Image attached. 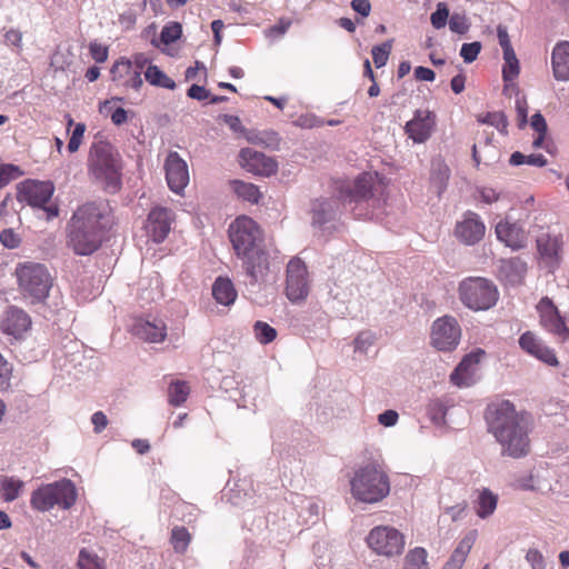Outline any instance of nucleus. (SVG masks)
<instances>
[{"label": "nucleus", "instance_id": "f257e3e1", "mask_svg": "<svg viewBox=\"0 0 569 569\" xmlns=\"http://www.w3.org/2000/svg\"><path fill=\"white\" fill-rule=\"evenodd\" d=\"M229 238L238 258L242 259L250 284L266 281L269 271L268 253L260 248L262 233L251 218L238 217L228 229Z\"/></svg>", "mask_w": 569, "mask_h": 569}, {"label": "nucleus", "instance_id": "f03ea898", "mask_svg": "<svg viewBox=\"0 0 569 569\" xmlns=\"http://www.w3.org/2000/svg\"><path fill=\"white\" fill-rule=\"evenodd\" d=\"M111 224L109 208L102 202H89L73 213L68 232V244L79 256L97 251L106 230Z\"/></svg>", "mask_w": 569, "mask_h": 569}, {"label": "nucleus", "instance_id": "7ed1b4c3", "mask_svg": "<svg viewBox=\"0 0 569 569\" xmlns=\"http://www.w3.org/2000/svg\"><path fill=\"white\" fill-rule=\"evenodd\" d=\"M489 431L502 447V453L520 458L529 452L527 421L519 416L515 406L503 400L489 411Z\"/></svg>", "mask_w": 569, "mask_h": 569}, {"label": "nucleus", "instance_id": "20e7f679", "mask_svg": "<svg viewBox=\"0 0 569 569\" xmlns=\"http://www.w3.org/2000/svg\"><path fill=\"white\" fill-rule=\"evenodd\" d=\"M350 492L360 502H380L390 492L389 476L377 461L367 462L355 470L350 479Z\"/></svg>", "mask_w": 569, "mask_h": 569}, {"label": "nucleus", "instance_id": "39448f33", "mask_svg": "<svg viewBox=\"0 0 569 569\" xmlns=\"http://www.w3.org/2000/svg\"><path fill=\"white\" fill-rule=\"evenodd\" d=\"M18 289L32 305L41 303L49 297L53 279L48 268L39 262L26 261L16 267Z\"/></svg>", "mask_w": 569, "mask_h": 569}, {"label": "nucleus", "instance_id": "423d86ee", "mask_svg": "<svg viewBox=\"0 0 569 569\" xmlns=\"http://www.w3.org/2000/svg\"><path fill=\"white\" fill-rule=\"evenodd\" d=\"M89 171L111 192L120 188V161L113 148L106 141L93 142L89 151Z\"/></svg>", "mask_w": 569, "mask_h": 569}, {"label": "nucleus", "instance_id": "0eeeda50", "mask_svg": "<svg viewBox=\"0 0 569 569\" xmlns=\"http://www.w3.org/2000/svg\"><path fill=\"white\" fill-rule=\"evenodd\" d=\"M77 497L74 483L70 479H61L41 485L38 489L33 490L30 505L40 512L49 511L56 506L61 509H70L76 503Z\"/></svg>", "mask_w": 569, "mask_h": 569}, {"label": "nucleus", "instance_id": "6e6552de", "mask_svg": "<svg viewBox=\"0 0 569 569\" xmlns=\"http://www.w3.org/2000/svg\"><path fill=\"white\" fill-rule=\"evenodd\" d=\"M458 293L462 305L473 311L488 310L492 308L499 299L496 284L482 277H469L463 279L459 283Z\"/></svg>", "mask_w": 569, "mask_h": 569}, {"label": "nucleus", "instance_id": "1a4fd4ad", "mask_svg": "<svg viewBox=\"0 0 569 569\" xmlns=\"http://www.w3.org/2000/svg\"><path fill=\"white\" fill-rule=\"evenodd\" d=\"M54 192V184L51 181L24 180L18 184L17 199L33 208H41L51 220L59 214L57 206H47Z\"/></svg>", "mask_w": 569, "mask_h": 569}, {"label": "nucleus", "instance_id": "9d476101", "mask_svg": "<svg viewBox=\"0 0 569 569\" xmlns=\"http://www.w3.org/2000/svg\"><path fill=\"white\" fill-rule=\"evenodd\" d=\"M368 547L377 555L387 558L400 556L405 549V536L390 526H377L367 536Z\"/></svg>", "mask_w": 569, "mask_h": 569}, {"label": "nucleus", "instance_id": "9b49d317", "mask_svg": "<svg viewBox=\"0 0 569 569\" xmlns=\"http://www.w3.org/2000/svg\"><path fill=\"white\" fill-rule=\"evenodd\" d=\"M31 327L29 313L17 306L7 307L0 317V331L17 341L24 340Z\"/></svg>", "mask_w": 569, "mask_h": 569}, {"label": "nucleus", "instance_id": "f8f14e48", "mask_svg": "<svg viewBox=\"0 0 569 569\" xmlns=\"http://www.w3.org/2000/svg\"><path fill=\"white\" fill-rule=\"evenodd\" d=\"M309 289L308 271L305 262L299 258L291 259L287 267V298L293 303L301 302L308 297Z\"/></svg>", "mask_w": 569, "mask_h": 569}, {"label": "nucleus", "instance_id": "ddd939ff", "mask_svg": "<svg viewBox=\"0 0 569 569\" xmlns=\"http://www.w3.org/2000/svg\"><path fill=\"white\" fill-rule=\"evenodd\" d=\"M541 327L561 341L569 339V326L551 299L543 297L537 305Z\"/></svg>", "mask_w": 569, "mask_h": 569}, {"label": "nucleus", "instance_id": "4468645a", "mask_svg": "<svg viewBox=\"0 0 569 569\" xmlns=\"http://www.w3.org/2000/svg\"><path fill=\"white\" fill-rule=\"evenodd\" d=\"M460 336V327L453 317H441L432 325L431 342L440 351L455 349L459 343Z\"/></svg>", "mask_w": 569, "mask_h": 569}, {"label": "nucleus", "instance_id": "2eb2a0df", "mask_svg": "<svg viewBox=\"0 0 569 569\" xmlns=\"http://www.w3.org/2000/svg\"><path fill=\"white\" fill-rule=\"evenodd\" d=\"M377 182V174L361 173L352 183H342L338 194L343 203H360L372 197V190Z\"/></svg>", "mask_w": 569, "mask_h": 569}, {"label": "nucleus", "instance_id": "dca6fc26", "mask_svg": "<svg viewBox=\"0 0 569 569\" xmlns=\"http://www.w3.org/2000/svg\"><path fill=\"white\" fill-rule=\"evenodd\" d=\"M166 179L171 191L180 194L188 186L190 177L187 162L176 151H171L164 162Z\"/></svg>", "mask_w": 569, "mask_h": 569}, {"label": "nucleus", "instance_id": "f3484780", "mask_svg": "<svg viewBox=\"0 0 569 569\" xmlns=\"http://www.w3.org/2000/svg\"><path fill=\"white\" fill-rule=\"evenodd\" d=\"M436 127V114L427 109L415 111L413 118L405 126V132L415 143L426 142Z\"/></svg>", "mask_w": 569, "mask_h": 569}, {"label": "nucleus", "instance_id": "a211bd4d", "mask_svg": "<svg viewBox=\"0 0 569 569\" xmlns=\"http://www.w3.org/2000/svg\"><path fill=\"white\" fill-rule=\"evenodd\" d=\"M173 213L171 210L162 207L152 209L148 214L146 230L153 242H162L171 230Z\"/></svg>", "mask_w": 569, "mask_h": 569}, {"label": "nucleus", "instance_id": "6ab92c4d", "mask_svg": "<svg viewBox=\"0 0 569 569\" xmlns=\"http://www.w3.org/2000/svg\"><path fill=\"white\" fill-rule=\"evenodd\" d=\"M241 166L249 172L269 177L277 172L278 164L264 153L252 148H243L240 151Z\"/></svg>", "mask_w": 569, "mask_h": 569}, {"label": "nucleus", "instance_id": "aec40b11", "mask_svg": "<svg viewBox=\"0 0 569 569\" xmlns=\"http://www.w3.org/2000/svg\"><path fill=\"white\" fill-rule=\"evenodd\" d=\"M485 357V351L478 349L467 355L450 375V380L458 387H469L476 382L478 365Z\"/></svg>", "mask_w": 569, "mask_h": 569}, {"label": "nucleus", "instance_id": "412c9836", "mask_svg": "<svg viewBox=\"0 0 569 569\" xmlns=\"http://www.w3.org/2000/svg\"><path fill=\"white\" fill-rule=\"evenodd\" d=\"M495 231L498 240L515 251L527 246L528 234L519 222H511L508 219L501 220L497 223Z\"/></svg>", "mask_w": 569, "mask_h": 569}, {"label": "nucleus", "instance_id": "4be33fe9", "mask_svg": "<svg viewBox=\"0 0 569 569\" xmlns=\"http://www.w3.org/2000/svg\"><path fill=\"white\" fill-rule=\"evenodd\" d=\"M485 231V223L480 217L472 211L466 212L463 219L456 226L457 238L469 246L479 242L483 238Z\"/></svg>", "mask_w": 569, "mask_h": 569}, {"label": "nucleus", "instance_id": "5701e85b", "mask_svg": "<svg viewBox=\"0 0 569 569\" xmlns=\"http://www.w3.org/2000/svg\"><path fill=\"white\" fill-rule=\"evenodd\" d=\"M519 345L526 352L540 361L552 367H557L559 365L555 351L533 332L527 331L522 333L519 338Z\"/></svg>", "mask_w": 569, "mask_h": 569}, {"label": "nucleus", "instance_id": "b1692460", "mask_svg": "<svg viewBox=\"0 0 569 569\" xmlns=\"http://www.w3.org/2000/svg\"><path fill=\"white\" fill-rule=\"evenodd\" d=\"M132 333L143 341L159 343L167 337V326L161 319H139L132 326Z\"/></svg>", "mask_w": 569, "mask_h": 569}, {"label": "nucleus", "instance_id": "393cba45", "mask_svg": "<svg viewBox=\"0 0 569 569\" xmlns=\"http://www.w3.org/2000/svg\"><path fill=\"white\" fill-rule=\"evenodd\" d=\"M112 81L124 88H131L139 90L143 84L141 73L139 70H134L130 60L117 61L110 70Z\"/></svg>", "mask_w": 569, "mask_h": 569}, {"label": "nucleus", "instance_id": "a878e982", "mask_svg": "<svg viewBox=\"0 0 569 569\" xmlns=\"http://www.w3.org/2000/svg\"><path fill=\"white\" fill-rule=\"evenodd\" d=\"M338 211V202L335 199H317L311 204L312 224L321 229L335 220Z\"/></svg>", "mask_w": 569, "mask_h": 569}, {"label": "nucleus", "instance_id": "bb28decb", "mask_svg": "<svg viewBox=\"0 0 569 569\" xmlns=\"http://www.w3.org/2000/svg\"><path fill=\"white\" fill-rule=\"evenodd\" d=\"M553 77L558 81L569 80V41L558 42L551 53Z\"/></svg>", "mask_w": 569, "mask_h": 569}, {"label": "nucleus", "instance_id": "cd10ccee", "mask_svg": "<svg viewBox=\"0 0 569 569\" xmlns=\"http://www.w3.org/2000/svg\"><path fill=\"white\" fill-rule=\"evenodd\" d=\"M477 539V531H469L458 543L449 560L445 563L443 569H461Z\"/></svg>", "mask_w": 569, "mask_h": 569}, {"label": "nucleus", "instance_id": "c85d7f7f", "mask_svg": "<svg viewBox=\"0 0 569 569\" xmlns=\"http://www.w3.org/2000/svg\"><path fill=\"white\" fill-rule=\"evenodd\" d=\"M537 247L540 256L552 266L560 262L562 241L558 237L541 236L537 239Z\"/></svg>", "mask_w": 569, "mask_h": 569}, {"label": "nucleus", "instance_id": "c756f323", "mask_svg": "<svg viewBox=\"0 0 569 569\" xmlns=\"http://www.w3.org/2000/svg\"><path fill=\"white\" fill-rule=\"evenodd\" d=\"M212 296L218 303L230 306L237 298V291L228 278L219 277L212 284Z\"/></svg>", "mask_w": 569, "mask_h": 569}, {"label": "nucleus", "instance_id": "7c9ffc66", "mask_svg": "<svg viewBox=\"0 0 569 569\" xmlns=\"http://www.w3.org/2000/svg\"><path fill=\"white\" fill-rule=\"evenodd\" d=\"M455 405L450 398H438L430 401L428 413L432 422L439 426L448 425V412Z\"/></svg>", "mask_w": 569, "mask_h": 569}, {"label": "nucleus", "instance_id": "2f4dec72", "mask_svg": "<svg viewBox=\"0 0 569 569\" xmlns=\"http://www.w3.org/2000/svg\"><path fill=\"white\" fill-rule=\"evenodd\" d=\"M24 482L13 476H0V493L6 502L14 501L21 493Z\"/></svg>", "mask_w": 569, "mask_h": 569}, {"label": "nucleus", "instance_id": "473e14b6", "mask_svg": "<svg viewBox=\"0 0 569 569\" xmlns=\"http://www.w3.org/2000/svg\"><path fill=\"white\" fill-rule=\"evenodd\" d=\"M498 497L492 491L483 488L476 501V513L481 519H486L491 516L497 508Z\"/></svg>", "mask_w": 569, "mask_h": 569}, {"label": "nucleus", "instance_id": "72a5a7b5", "mask_svg": "<svg viewBox=\"0 0 569 569\" xmlns=\"http://www.w3.org/2000/svg\"><path fill=\"white\" fill-rule=\"evenodd\" d=\"M449 178V167L441 160L433 161L430 180L438 196H440L446 190Z\"/></svg>", "mask_w": 569, "mask_h": 569}, {"label": "nucleus", "instance_id": "f704fd0d", "mask_svg": "<svg viewBox=\"0 0 569 569\" xmlns=\"http://www.w3.org/2000/svg\"><path fill=\"white\" fill-rule=\"evenodd\" d=\"M501 271L506 273L510 282H520L526 272L527 263L520 258H512L502 262Z\"/></svg>", "mask_w": 569, "mask_h": 569}, {"label": "nucleus", "instance_id": "c9c22d12", "mask_svg": "<svg viewBox=\"0 0 569 569\" xmlns=\"http://www.w3.org/2000/svg\"><path fill=\"white\" fill-rule=\"evenodd\" d=\"M144 78L151 86L166 88L169 90L176 89V82L157 66H148L144 71Z\"/></svg>", "mask_w": 569, "mask_h": 569}, {"label": "nucleus", "instance_id": "e433bc0d", "mask_svg": "<svg viewBox=\"0 0 569 569\" xmlns=\"http://www.w3.org/2000/svg\"><path fill=\"white\" fill-rule=\"evenodd\" d=\"M231 188L239 198L252 203H257L261 197L259 188L250 182L233 180Z\"/></svg>", "mask_w": 569, "mask_h": 569}, {"label": "nucleus", "instance_id": "4c0bfd02", "mask_svg": "<svg viewBox=\"0 0 569 569\" xmlns=\"http://www.w3.org/2000/svg\"><path fill=\"white\" fill-rule=\"evenodd\" d=\"M427 550L416 547L408 551L405 558V569H429Z\"/></svg>", "mask_w": 569, "mask_h": 569}, {"label": "nucleus", "instance_id": "58836bf2", "mask_svg": "<svg viewBox=\"0 0 569 569\" xmlns=\"http://www.w3.org/2000/svg\"><path fill=\"white\" fill-rule=\"evenodd\" d=\"M190 393V387L184 381H174L169 386L168 399L172 406L182 405Z\"/></svg>", "mask_w": 569, "mask_h": 569}, {"label": "nucleus", "instance_id": "ea45409f", "mask_svg": "<svg viewBox=\"0 0 569 569\" xmlns=\"http://www.w3.org/2000/svg\"><path fill=\"white\" fill-rule=\"evenodd\" d=\"M509 163L511 166H521L526 163L529 166L542 168L547 166L548 160L541 153L525 156L523 153L516 151L510 156Z\"/></svg>", "mask_w": 569, "mask_h": 569}, {"label": "nucleus", "instance_id": "a19ab883", "mask_svg": "<svg viewBox=\"0 0 569 569\" xmlns=\"http://www.w3.org/2000/svg\"><path fill=\"white\" fill-rule=\"evenodd\" d=\"M170 542L177 553H184L191 542V535L184 527H174L171 531Z\"/></svg>", "mask_w": 569, "mask_h": 569}, {"label": "nucleus", "instance_id": "79ce46f5", "mask_svg": "<svg viewBox=\"0 0 569 569\" xmlns=\"http://www.w3.org/2000/svg\"><path fill=\"white\" fill-rule=\"evenodd\" d=\"M505 64L502 68V78L505 82L513 81L520 72L519 61L515 53V50L503 52Z\"/></svg>", "mask_w": 569, "mask_h": 569}, {"label": "nucleus", "instance_id": "37998d69", "mask_svg": "<svg viewBox=\"0 0 569 569\" xmlns=\"http://www.w3.org/2000/svg\"><path fill=\"white\" fill-rule=\"evenodd\" d=\"M99 111L104 116H109L116 126H121L128 121V111L121 107L114 108L112 101H103L100 104Z\"/></svg>", "mask_w": 569, "mask_h": 569}, {"label": "nucleus", "instance_id": "c03bdc74", "mask_svg": "<svg viewBox=\"0 0 569 569\" xmlns=\"http://www.w3.org/2000/svg\"><path fill=\"white\" fill-rule=\"evenodd\" d=\"M79 569H104L103 560L93 551L82 548L78 557Z\"/></svg>", "mask_w": 569, "mask_h": 569}, {"label": "nucleus", "instance_id": "a18cd8bd", "mask_svg": "<svg viewBox=\"0 0 569 569\" xmlns=\"http://www.w3.org/2000/svg\"><path fill=\"white\" fill-rule=\"evenodd\" d=\"M253 332L256 339L262 345L272 342L277 337V330L263 321H257L253 325Z\"/></svg>", "mask_w": 569, "mask_h": 569}, {"label": "nucleus", "instance_id": "49530a36", "mask_svg": "<svg viewBox=\"0 0 569 569\" xmlns=\"http://www.w3.org/2000/svg\"><path fill=\"white\" fill-rule=\"evenodd\" d=\"M392 49V41L388 40L379 46H375L371 50L372 59L376 68H382L387 64Z\"/></svg>", "mask_w": 569, "mask_h": 569}, {"label": "nucleus", "instance_id": "de8ad7c7", "mask_svg": "<svg viewBox=\"0 0 569 569\" xmlns=\"http://www.w3.org/2000/svg\"><path fill=\"white\" fill-rule=\"evenodd\" d=\"M376 342V335L371 331H361L358 333L353 341L355 351L360 353H367L368 350Z\"/></svg>", "mask_w": 569, "mask_h": 569}, {"label": "nucleus", "instance_id": "09e8293b", "mask_svg": "<svg viewBox=\"0 0 569 569\" xmlns=\"http://www.w3.org/2000/svg\"><path fill=\"white\" fill-rule=\"evenodd\" d=\"M182 34V27L178 22H171L164 26L160 33V39L164 44L177 41Z\"/></svg>", "mask_w": 569, "mask_h": 569}, {"label": "nucleus", "instance_id": "8fccbe9b", "mask_svg": "<svg viewBox=\"0 0 569 569\" xmlns=\"http://www.w3.org/2000/svg\"><path fill=\"white\" fill-rule=\"evenodd\" d=\"M449 18V9L446 3L439 2L437 9L430 16V21L433 28L441 29L446 27Z\"/></svg>", "mask_w": 569, "mask_h": 569}, {"label": "nucleus", "instance_id": "3c124183", "mask_svg": "<svg viewBox=\"0 0 569 569\" xmlns=\"http://www.w3.org/2000/svg\"><path fill=\"white\" fill-rule=\"evenodd\" d=\"M448 23L449 29L458 34H466L470 29V22L465 14L453 13Z\"/></svg>", "mask_w": 569, "mask_h": 569}, {"label": "nucleus", "instance_id": "603ef678", "mask_svg": "<svg viewBox=\"0 0 569 569\" xmlns=\"http://www.w3.org/2000/svg\"><path fill=\"white\" fill-rule=\"evenodd\" d=\"M481 48L482 46L481 42L479 41L463 43L460 49V56L466 63H471L477 59L478 54L481 51Z\"/></svg>", "mask_w": 569, "mask_h": 569}, {"label": "nucleus", "instance_id": "864d4df0", "mask_svg": "<svg viewBox=\"0 0 569 569\" xmlns=\"http://www.w3.org/2000/svg\"><path fill=\"white\" fill-rule=\"evenodd\" d=\"M480 121L496 127L501 132H505L508 126L507 117L502 112H489Z\"/></svg>", "mask_w": 569, "mask_h": 569}, {"label": "nucleus", "instance_id": "5fc2aeb1", "mask_svg": "<svg viewBox=\"0 0 569 569\" xmlns=\"http://www.w3.org/2000/svg\"><path fill=\"white\" fill-rule=\"evenodd\" d=\"M525 559L529 563L530 569H547V561L543 555L536 548H530Z\"/></svg>", "mask_w": 569, "mask_h": 569}, {"label": "nucleus", "instance_id": "6e6d98bb", "mask_svg": "<svg viewBox=\"0 0 569 569\" xmlns=\"http://www.w3.org/2000/svg\"><path fill=\"white\" fill-rule=\"evenodd\" d=\"M20 174V169L14 164L0 166V189L6 187L12 179H16Z\"/></svg>", "mask_w": 569, "mask_h": 569}, {"label": "nucleus", "instance_id": "4d7b16f0", "mask_svg": "<svg viewBox=\"0 0 569 569\" xmlns=\"http://www.w3.org/2000/svg\"><path fill=\"white\" fill-rule=\"evenodd\" d=\"M84 131H86V124L84 123H77L73 131H72V134H71V138L68 142V150L69 152L73 153L76 151H78L81 142H82V138H83V134H84Z\"/></svg>", "mask_w": 569, "mask_h": 569}, {"label": "nucleus", "instance_id": "13d9d810", "mask_svg": "<svg viewBox=\"0 0 569 569\" xmlns=\"http://www.w3.org/2000/svg\"><path fill=\"white\" fill-rule=\"evenodd\" d=\"M19 236L12 229H4L0 232V242L8 249H16L20 244Z\"/></svg>", "mask_w": 569, "mask_h": 569}, {"label": "nucleus", "instance_id": "bf43d9fd", "mask_svg": "<svg viewBox=\"0 0 569 569\" xmlns=\"http://www.w3.org/2000/svg\"><path fill=\"white\" fill-rule=\"evenodd\" d=\"M11 372V366L0 353V390H4L10 386Z\"/></svg>", "mask_w": 569, "mask_h": 569}, {"label": "nucleus", "instance_id": "052dcab7", "mask_svg": "<svg viewBox=\"0 0 569 569\" xmlns=\"http://www.w3.org/2000/svg\"><path fill=\"white\" fill-rule=\"evenodd\" d=\"M516 110L518 114V126L523 128L527 124L528 106L525 97H518L516 99Z\"/></svg>", "mask_w": 569, "mask_h": 569}, {"label": "nucleus", "instance_id": "680f3d73", "mask_svg": "<svg viewBox=\"0 0 569 569\" xmlns=\"http://www.w3.org/2000/svg\"><path fill=\"white\" fill-rule=\"evenodd\" d=\"M89 49H90V54L96 62L102 63L108 59V48L107 47H104L100 43H97V42H92V43H90Z\"/></svg>", "mask_w": 569, "mask_h": 569}, {"label": "nucleus", "instance_id": "e2e57ef3", "mask_svg": "<svg viewBox=\"0 0 569 569\" xmlns=\"http://www.w3.org/2000/svg\"><path fill=\"white\" fill-rule=\"evenodd\" d=\"M399 415L395 410H386L378 416V422L383 427H393L397 425Z\"/></svg>", "mask_w": 569, "mask_h": 569}, {"label": "nucleus", "instance_id": "0e129e2a", "mask_svg": "<svg viewBox=\"0 0 569 569\" xmlns=\"http://www.w3.org/2000/svg\"><path fill=\"white\" fill-rule=\"evenodd\" d=\"M497 37H498L499 44L502 48L503 52H508V51H512L513 50L506 27H503L501 24H499L497 27Z\"/></svg>", "mask_w": 569, "mask_h": 569}, {"label": "nucleus", "instance_id": "69168bd1", "mask_svg": "<svg viewBox=\"0 0 569 569\" xmlns=\"http://www.w3.org/2000/svg\"><path fill=\"white\" fill-rule=\"evenodd\" d=\"M188 97L198 101H202L210 97V92L202 86L192 84L187 92Z\"/></svg>", "mask_w": 569, "mask_h": 569}, {"label": "nucleus", "instance_id": "338daca9", "mask_svg": "<svg viewBox=\"0 0 569 569\" xmlns=\"http://www.w3.org/2000/svg\"><path fill=\"white\" fill-rule=\"evenodd\" d=\"M351 8L361 17H368L371 12V3L369 0H352Z\"/></svg>", "mask_w": 569, "mask_h": 569}, {"label": "nucleus", "instance_id": "774afa93", "mask_svg": "<svg viewBox=\"0 0 569 569\" xmlns=\"http://www.w3.org/2000/svg\"><path fill=\"white\" fill-rule=\"evenodd\" d=\"M530 126L538 133H547V122L540 112L531 117Z\"/></svg>", "mask_w": 569, "mask_h": 569}]
</instances>
